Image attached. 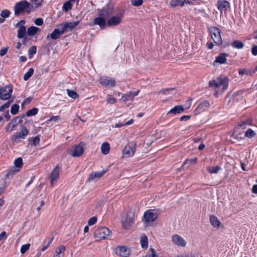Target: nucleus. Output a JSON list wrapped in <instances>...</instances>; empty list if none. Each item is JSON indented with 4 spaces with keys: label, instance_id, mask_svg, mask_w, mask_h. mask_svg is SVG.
Returning a JSON list of instances; mask_svg holds the SVG:
<instances>
[{
    "label": "nucleus",
    "instance_id": "obj_59",
    "mask_svg": "<svg viewBox=\"0 0 257 257\" xmlns=\"http://www.w3.org/2000/svg\"><path fill=\"white\" fill-rule=\"evenodd\" d=\"M251 54L253 56L257 55V45L253 46L251 48Z\"/></svg>",
    "mask_w": 257,
    "mask_h": 257
},
{
    "label": "nucleus",
    "instance_id": "obj_49",
    "mask_svg": "<svg viewBox=\"0 0 257 257\" xmlns=\"http://www.w3.org/2000/svg\"><path fill=\"white\" fill-rule=\"evenodd\" d=\"M151 253H147L144 257H158L155 250L152 248H150Z\"/></svg>",
    "mask_w": 257,
    "mask_h": 257
},
{
    "label": "nucleus",
    "instance_id": "obj_5",
    "mask_svg": "<svg viewBox=\"0 0 257 257\" xmlns=\"http://www.w3.org/2000/svg\"><path fill=\"white\" fill-rule=\"evenodd\" d=\"M98 16L106 20L113 14V8L109 6H106L101 9H98Z\"/></svg>",
    "mask_w": 257,
    "mask_h": 257
},
{
    "label": "nucleus",
    "instance_id": "obj_61",
    "mask_svg": "<svg viewBox=\"0 0 257 257\" xmlns=\"http://www.w3.org/2000/svg\"><path fill=\"white\" fill-rule=\"evenodd\" d=\"M40 141V140L39 138L38 137H36L34 138L33 141V144L34 146H37V145H38L39 144Z\"/></svg>",
    "mask_w": 257,
    "mask_h": 257
},
{
    "label": "nucleus",
    "instance_id": "obj_40",
    "mask_svg": "<svg viewBox=\"0 0 257 257\" xmlns=\"http://www.w3.org/2000/svg\"><path fill=\"white\" fill-rule=\"evenodd\" d=\"M255 136V133L251 128L246 130L245 133V136L248 138H252Z\"/></svg>",
    "mask_w": 257,
    "mask_h": 257
},
{
    "label": "nucleus",
    "instance_id": "obj_50",
    "mask_svg": "<svg viewBox=\"0 0 257 257\" xmlns=\"http://www.w3.org/2000/svg\"><path fill=\"white\" fill-rule=\"evenodd\" d=\"M10 15V12L8 10H3L1 13V16L4 19L9 17Z\"/></svg>",
    "mask_w": 257,
    "mask_h": 257
},
{
    "label": "nucleus",
    "instance_id": "obj_31",
    "mask_svg": "<svg viewBox=\"0 0 257 257\" xmlns=\"http://www.w3.org/2000/svg\"><path fill=\"white\" fill-rule=\"evenodd\" d=\"M39 30V28L36 27L31 26L28 29L27 34L29 36H34L37 33Z\"/></svg>",
    "mask_w": 257,
    "mask_h": 257
},
{
    "label": "nucleus",
    "instance_id": "obj_16",
    "mask_svg": "<svg viewBox=\"0 0 257 257\" xmlns=\"http://www.w3.org/2000/svg\"><path fill=\"white\" fill-rule=\"evenodd\" d=\"M158 217L156 213L151 210L146 211L144 214L143 220L146 222L154 221Z\"/></svg>",
    "mask_w": 257,
    "mask_h": 257
},
{
    "label": "nucleus",
    "instance_id": "obj_34",
    "mask_svg": "<svg viewBox=\"0 0 257 257\" xmlns=\"http://www.w3.org/2000/svg\"><path fill=\"white\" fill-rule=\"evenodd\" d=\"M19 168H17V167H11L8 171L7 174V177H9L14 174H15L17 172H19Z\"/></svg>",
    "mask_w": 257,
    "mask_h": 257
},
{
    "label": "nucleus",
    "instance_id": "obj_53",
    "mask_svg": "<svg viewBox=\"0 0 257 257\" xmlns=\"http://www.w3.org/2000/svg\"><path fill=\"white\" fill-rule=\"evenodd\" d=\"M12 102V101H8L6 103L1 106L0 111H3L5 110V109L8 108L10 106Z\"/></svg>",
    "mask_w": 257,
    "mask_h": 257
},
{
    "label": "nucleus",
    "instance_id": "obj_27",
    "mask_svg": "<svg viewBox=\"0 0 257 257\" xmlns=\"http://www.w3.org/2000/svg\"><path fill=\"white\" fill-rule=\"evenodd\" d=\"M110 150L109 144L107 142L103 143L101 146V151L102 154L107 155L109 153Z\"/></svg>",
    "mask_w": 257,
    "mask_h": 257
},
{
    "label": "nucleus",
    "instance_id": "obj_56",
    "mask_svg": "<svg viewBox=\"0 0 257 257\" xmlns=\"http://www.w3.org/2000/svg\"><path fill=\"white\" fill-rule=\"evenodd\" d=\"M60 119V117L59 116H53L51 117L49 119H48L46 122L48 123L49 122L51 121H54L57 122L58 120Z\"/></svg>",
    "mask_w": 257,
    "mask_h": 257
},
{
    "label": "nucleus",
    "instance_id": "obj_15",
    "mask_svg": "<svg viewBox=\"0 0 257 257\" xmlns=\"http://www.w3.org/2000/svg\"><path fill=\"white\" fill-rule=\"evenodd\" d=\"M99 81L102 86L114 87L115 85V80L112 78L101 77Z\"/></svg>",
    "mask_w": 257,
    "mask_h": 257
},
{
    "label": "nucleus",
    "instance_id": "obj_17",
    "mask_svg": "<svg viewBox=\"0 0 257 257\" xmlns=\"http://www.w3.org/2000/svg\"><path fill=\"white\" fill-rule=\"evenodd\" d=\"M224 79L221 77H217L215 80H212L209 82V86L211 87L219 88L221 85L223 86V89L225 88L224 84Z\"/></svg>",
    "mask_w": 257,
    "mask_h": 257
},
{
    "label": "nucleus",
    "instance_id": "obj_45",
    "mask_svg": "<svg viewBox=\"0 0 257 257\" xmlns=\"http://www.w3.org/2000/svg\"><path fill=\"white\" fill-rule=\"evenodd\" d=\"M37 48L35 46H32L29 50V58H31L36 53Z\"/></svg>",
    "mask_w": 257,
    "mask_h": 257
},
{
    "label": "nucleus",
    "instance_id": "obj_35",
    "mask_svg": "<svg viewBox=\"0 0 257 257\" xmlns=\"http://www.w3.org/2000/svg\"><path fill=\"white\" fill-rule=\"evenodd\" d=\"M23 160L21 158H18L16 159L14 161V165L15 166L14 167H17V168H19V170L23 166Z\"/></svg>",
    "mask_w": 257,
    "mask_h": 257
},
{
    "label": "nucleus",
    "instance_id": "obj_18",
    "mask_svg": "<svg viewBox=\"0 0 257 257\" xmlns=\"http://www.w3.org/2000/svg\"><path fill=\"white\" fill-rule=\"evenodd\" d=\"M93 25H98L101 29H103L106 25V20L98 16L94 19Z\"/></svg>",
    "mask_w": 257,
    "mask_h": 257
},
{
    "label": "nucleus",
    "instance_id": "obj_63",
    "mask_svg": "<svg viewBox=\"0 0 257 257\" xmlns=\"http://www.w3.org/2000/svg\"><path fill=\"white\" fill-rule=\"evenodd\" d=\"M190 118V116L189 115H184L181 116L180 118V120L181 121H187Z\"/></svg>",
    "mask_w": 257,
    "mask_h": 257
},
{
    "label": "nucleus",
    "instance_id": "obj_28",
    "mask_svg": "<svg viewBox=\"0 0 257 257\" xmlns=\"http://www.w3.org/2000/svg\"><path fill=\"white\" fill-rule=\"evenodd\" d=\"M26 34V27L24 26H21L18 31L17 37L20 39L23 38H24Z\"/></svg>",
    "mask_w": 257,
    "mask_h": 257
},
{
    "label": "nucleus",
    "instance_id": "obj_21",
    "mask_svg": "<svg viewBox=\"0 0 257 257\" xmlns=\"http://www.w3.org/2000/svg\"><path fill=\"white\" fill-rule=\"evenodd\" d=\"M106 172V171L103 170L101 172H93L90 174L88 179V181L94 180L96 179L100 178Z\"/></svg>",
    "mask_w": 257,
    "mask_h": 257
},
{
    "label": "nucleus",
    "instance_id": "obj_62",
    "mask_svg": "<svg viewBox=\"0 0 257 257\" xmlns=\"http://www.w3.org/2000/svg\"><path fill=\"white\" fill-rule=\"evenodd\" d=\"M26 22L25 20H21L20 21V22H19L18 23H17L15 25V26L16 27H20L21 26H23V25H24L25 24Z\"/></svg>",
    "mask_w": 257,
    "mask_h": 257
},
{
    "label": "nucleus",
    "instance_id": "obj_64",
    "mask_svg": "<svg viewBox=\"0 0 257 257\" xmlns=\"http://www.w3.org/2000/svg\"><path fill=\"white\" fill-rule=\"evenodd\" d=\"M252 192L254 194H257V185H254L252 186Z\"/></svg>",
    "mask_w": 257,
    "mask_h": 257
},
{
    "label": "nucleus",
    "instance_id": "obj_48",
    "mask_svg": "<svg viewBox=\"0 0 257 257\" xmlns=\"http://www.w3.org/2000/svg\"><path fill=\"white\" fill-rule=\"evenodd\" d=\"M30 244L29 243L23 245L21 248V253H25L30 248Z\"/></svg>",
    "mask_w": 257,
    "mask_h": 257
},
{
    "label": "nucleus",
    "instance_id": "obj_51",
    "mask_svg": "<svg viewBox=\"0 0 257 257\" xmlns=\"http://www.w3.org/2000/svg\"><path fill=\"white\" fill-rule=\"evenodd\" d=\"M143 3V0H132L131 4L136 7L140 6L142 5Z\"/></svg>",
    "mask_w": 257,
    "mask_h": 257
},
{
    "label": "nucleus",
    "instance_id": "obj_25",
    "mask_svg": "<svg viewBox=\"0 0 257 257\" xmlns=\"http://www.w3.org/2000/svg\"><path fill=\"white\" fill-rule=\"evenodd\" d=\"M65 250V247L64 245H60L56 248L53 257H63V255L61 254L64 253Z\"/></svg>",
    "mask_w": 257,
    "mask_h": 257
},
{
    "label": "nucleus",
    "instance_id": "obj_44",
    "mask_svg": "<svg viewBox=\"0 0 257 257\" xmlns=\"http://www.w3.org/2000/svg\"><path fill=\"white\" fill-rule=\"evenodd\" d=\"M67 92L68 96L73 99H76L78 97V95L77 94V93L72 90H70L68 89H67Z\"/></svg>",
    "mask_w": 257,
    "mask_h": 257
},
{
    "label": "nucleus",
    "instance_id": "obj_26",
    "mask_svg": "<svg viewBox=\"0 0 257 257\" xmlns=\"http://www.w3.org/2000/svg\"><path fill=\"white\" fill-rule=\"evenodd\" d=\"M140 243L142 247L147 248L148 246V239L147 236L145 234L141 235Z\"/></svg>",
    "mask_w": 257,
    "mask_h": 257
},
{
    "label": "nucleus",
    "instance_id": "obj_38",
    "mask_svg": "<svg viewBox=\"0 0 257 257\" xmlns=\"http://www.w3.org/2000/svg\"><path fill=\"white\" fill-rule=\"evenodd\" d=\"M33 73L34 69L32 68H30L28 71L24 75V80H28L33 75Z\"/></svg>",
    "mask_w": 257,
    "mask_h": 257
},
{
    "label": "nucleus",
    "instance_id": "obj_30",
    "mask_svg": "<svg viewBox=\"0 0 257 257\" xmlns=\"http://www.w3.org/2000/svg\"><path fill=\"white\" fill-rule=\"evenodd\" d=\"M16 126V120H12L11 122H9L6 127V130L7 132H11L15 130V128Z\"/></svg>",
    "mask_w": 257,
    "mask_h": 257
},
{
    "label": "nucleus",
    "instance_id": "obj_20",
    "mask_svg": "<svg viewBox=\"0 0 257 257\" xmlns=\"http://www.w3.org/2000/svg\"><path fill=\"white\" fill-rule=\"evenodd\" d=\"M184 110V107L183 105H176L171 109L168 112L167 114L169 115L171 114H176L178 113H181Z\"/></svg>",
    "mask_w": 257,
    "mask_h": 257
},
{
    "label": "nucleus",
    "instance_id": "obj_36",
    "mask_svg": "<svg viewBox=\"0 0 257 257\" xmlns=\"http://www.w3.org/2000/svg\"><path fill=\"white\" fill-rule=\"evenodd\" d=\"M210 106V103L206 100L202 101L199 104L198 107L202 110H206Z\"/></svg>",
    "mask_w": 257,
    "mask_h": 257
},
{
    "label": "nucleus",
    "instance_id": "obj_23",
    "mask_svg": "<svg viewBox=\"0 0 257 257\" xmlns=\"http://www.w3.org/2000/svg\"><path fill=\"white\" fill-rule=\"evenodd\" d=\"M139 92V90L136 92L130 91L128 93L123 94L121 97V99H122L124 102H126L130 99H132L135 96L138 95Z\"/></svg>",
    "mask_w": 257,
    "mask_h": 257
},
{
    "label": "nucleus",
    "instance_id": "obj_7",
    "mask_svg": "<svg viewBox=\"0 0 257 257\" xmlns=\"http://www.w3.org/2000/svg\"><path fill=\"white\" fill-rule=\"evenodd\" d=\"M210 35L215 43L220 44L222 43L220 30L218 28L215 27L212 28L210 30Z\"/></svg>",
    "mask_w": 257,
    "mask_h": 257
},
{
    "label": "nucleus",
    "instance_id": "obj_12",
    "mask_svg": "<svg viewBox=\"0 0 257 257\" xmlns=\"http://www.w3.org/2000/svg\"><path fill=\"white\" fill-rule=\"evenodd\" d=\"M115 252L117 255L121 257H126L130 255L131 250L125 246H119L115 248Z\"/></svg>",
    "mask_w": 257,
    "mask_h": 257
},
{
    "label": "nucleus",
    "instance_id": "obj_2",
    "mask_svg": "<svg viewBox=\"0 0 257 257\" xmlns=\"http://www.w3.org/2000/svg\"><path fill=\"white\" fill-rule=\"evenodd\" d=\"M134 213L132 210H127L122 214L121 222L125 229H129L133 224Z\"/></svg>",
    "mask_w": 257,
    "mask_h": 257
},
{
    "label": "nucleus",
    "instance_id": "obj_4",
    "mask_svg": "<svg viewBox=\"0 0 257 257\" xmlns=\"http://www.w3.org/2000/svg\"><path fill=\"white\" fill-rule=\"evenodd\" d=\"M29 133V131L26 127H23L20 132L15 133L12 136V141L13 143H18L20 139H24Z\"/></svg>",
    "mask_w": 257,
    "mask_h": 257
},
{
    "label": "nucleus",
    "instance_id": "obj_10",
    "mask_svg": "<svg viewBox=\"0 0 257 257\" xmlns=\"http://www.w3.org/2000/svg\"><path fill=\"white\" fill-rule=\"evenodd\" d=\"M136 144L135 143H129L123 150V155L126 156L127 157L133 156L136 151Z\"/></svg>",
    "mask_w": 257,
    "mask_h": 257
},
{
    "label": "nucleus",
    "instance_id": "obj_24",
    "mask_svg": "<svg viewBox=\"0 0 257 257\" xmlns=\"http://www.w3.org/2000/svg\"><path fill=\"white\" fill-rule=\"evenodd\" d=\"M218 63H225V53H221L218 56H217L213 62V65L214 66H216Z\"/></svg>",
    "mask_w": 257,
    "mask_h": 257
},
{
    "label": "nucleus",
    "instance_id": "obj_46",
    "mask_svg": "<svg viewBox=\"0 0 257 257\" xmlns=\"http://www.w3.org/2000/svg\"><path fill=\"white\" fill-rule=\"evenodd\" d=\"M174 90V88H166V89H162L160 91L156 92L155 93L157 94H159L160 93H163L164 94H167L169 93V92L170 91H172Z\"/></svg>",
    "mask_w": 257,
    "mask_h": 257
},
{
    "label": "nucleus",
    "instance_id": "obj_41",
    "mask_svg": "<svg viewBox=\"0 0 257 257\" xmlns=\"http://www.w3.org/2000/svg\"><path fill=\"white\" fill-rule=\"evenodd\" d=\"M19 105L17 104H13L11 109V112L12 114H16L19 111Z\"/></svg>",
    "mask_w": 257,
    "mask_h": 257
},
{
    "label": "nucleus",
    "instance_id": "obj_9",
    "mask_svg": "<svg viewBox=\"0 0 257 257\" xmlns=\"http://www.w3.org/2000/svg\"><path fill=\"white\" fill-rule=\"evenodd\" d=\"M12 88L10 86H7L0 89V98L7 100L12 95Z\"/></svg>",
    "mask_w": 257,
    "mask_h": 257
},
{
    "label": "nucleus",
    "instance_id": "obj_52",
    "mask_svg": "<svg viewBox=\"0 0 257 257\" xmlns=\"http://www.w3.org/2000/svg\"><path fill=\"white\" fill-rule=\"evenodd\" d=\"M107 102L108 103L114 104L116 102V99L113 96L109 94L107 96Z\"/></svg>",
    "mask_w": 257,
    "mask_h": 257
},
{
    "label": "nucleus",
    "instance_id": "obj_58",
    "mask_svg": "<svg viewBox=\"0 0 257 257\" xmlns=\"http://www.w3.org/2000/svg\"><path fill=\"white\" fill-rule=\"evenodd\" d=\"M197 161V158L196 157H195L193 159H190V160H186L185 162L184 163V165L188 163L189 162L192 163H196Z\"/></svg>",
    "mask_w": 257,
    "mask_h": 257
},
{
    "label": "nucleus",
    "instance_id": "obj_33",
    "mask_svg": "<svg viewBox=\"0 0 257 257\" xmlns=\"http://www.w3.org/2000/svg\"><path fill=\"white\" fill-rule=\"evenodd\" d=\"M134 120L133 118H131V119H130L128 121L125 122V123L119 121L115 124V126L116 127H120L123 126L124 125H128L132 124L134 122Z\"/></svg>",
    "mask_w": 257,
    "mask_h": 257
},
{
    "label": "nucleus",
    "instance_id": "obj_19",
    "mask_svg": "<svg viewBox=\"0 0 257 257\" xmlns=\"http://www.w3.org/2000/svg\"><path fill=\"white\" fill-rule=\"evenodd\" d=\"M209 220L211 225L214 227L220 228V227H223L222 224L219 221L218 219L213 215L210 216Z\"/></svg>",
    "mask_w": 257,
    "mask_h": 257
},
{
    "label": "nucleus",
    "instance_id": "obj_42",
    "mask_svg": "<svg viewBox=\"0 0 257 257\" xmlns=\"http://www.w3.org/2000/svg\"><path fill=\"white\" fill-rule=\"evenodd\" d=\"M72 8V5L70 1H67L65 2L63 6L62 9L65 12H67L68 10H70Z\"/></svg>",
    "mask_w": 257,
    "mask_h": 257
},
{
    "label": "nucleus",
    "instance_id": "obj_37",
    "mask_svg": "<svg viewBox=\"0 0 257 257\" xmlns=\"http://www.w3.org/2000/svg\"><path fill=\"white\" fill-rule=\"evenodd\" d=\"M220 169V168L217 166L208 167L207 169V171L211 174L217 173Z\"/></svg>",
    "mask_w": 257,
    "mask_h": 257
},
{
    "label": "nucleus",
    "instance_id": "obj_1",
    "mask_svg": "<svg viewBox=\"0 0 257 257\" xmlns=\"http://www.w3.org/2000/svg\"><path fill=\"white\" fill-rule=\"evenodd\" d=\"M33 6L27 1L23 0L16 3L14 6L15 16H18L25 12L29 14L32 11Z\"/></svg>",
    "mask_w": 257,
    "mask_h": 257
},
{
    "label": "nucleus",
    "instance_id": "obj_14",
    "mask_svg": "<svg viewBox=\"0 0 257 257\" xmlns=\"http://www.w3.org/2000/svg\"><path fill=\"white\" fill-rule=\"evenodd\" d=\"M64 33L63 31L59 25L57 26V28L55 29L51 34L47 35L46 39H49L51 38L53 40H56L60 38Z\"/></svg>",
    "mask_w": 257,
    "mask_h": 257
},
{
    "label": "nucleus",
    "instance_id": "obj_54",
    "mask_svg": "<svg viewBox=\"0 0 257 257\" xmlns=\"http://www.w3.org/2000/svg\"><path fill=\"white\" fill-rule=\"evenodd\" d=\"M43 2V0H33L32 1L33 4L35 6V7L36 8H37L39 7H40L42 5Z\"/></svg>",
    "mask_w": 257,
    "mask_h": 257
},
{
    "label": "nucleus",
    "instance_id": "obj_6",
    "mask_svg": "<svg viewBox=\"0 0 257 257\" xmlns=\"http://www.w3.org/2000/svg\"><path fill=\"white\" fill-rule=\"evenodd\" d=\"M171 241L174 244L178 246L184 247L187 245L186 240L178 234L172 235L171 236Z\"/></svg>",
    "mask_w": 257,
    "mask_h": 257
},
{
    "label": "nucleus",
    "instance_id": "obj_11",
    "mask_svg": "<svg viewBox=\"0 0 257 257\" xmlns=\"http://www.w3.org/2000/svg\"><path fill=\"white\" fill-rule=\"evenodd\" d=\"M59 178V167L56 166L49 176V180L52 186H54Z\"/></svg>",
    "mask_w": 257,
    "mask_h": 257
},
{
    "label": "nucleus",
    "instance_id": "obj_29",
    "mask_svg": "<svg viewBox=\"0 0 257 257\" xmlns=\"http://www.w3.org/2000/svg\"><path fill=\"white\" fill-rule=\"evenodd\" d=\"M185 2L183 0H172L170 2V5L172 7L177 6H184Z\"/></svg>",
    "mask_w": 257,
    "mask_h": 257
},
{
    "label": "nucleus",
    "instance_id": "obj_13",
    "mask_svg": "<svg viewBox=\"0 0 257 257\" xmlns=\"http://www.w3.org/2000/svg\"><path fill=\"white\" fill-rule=\"evenodd\" d=\"M122 16L121 15L112 16L108 19L106 22V25L109 27H114L119 25L121 20Z\"/></svg>",
    "mask_w": 257,
    "mask_h": 257
},
{
    "label": "nucleus",
    "instance_id": "obj_8",
    "mask_svg": "<svg viewBox=\"0 0 257 257\" xmlns=\"http://www.w3.org/2000/svg\"><path fill=\"white\" fill-rule=\"evenodd\" d=\"M79 23V21H74L70 22H65L60 24L64 33L71 31L74 29Z\"/></svg>",
    "mask_w": 257,
    "mask_h": 257
},
{
    "label": "nucleus",
    "instance_id": "obj_32",
    "mask_svg": "<svg viewBox=\"0 0 257 257\" xmlns=\"http://www.w3.org/2000/svg\"><path fill=\"white\" fill-rule=\"evenodd\" d=\"M231 45L233 48L238 49H242L244 47V44L242 42L238 40L234 41L232 43Z\"/></svg>",
    "mask_w": 257,
    "mask_h": 257
},
{
    "label": "nucleus",
    "instance_id": "obj_47",
    "mask_svg": "<svg viewBox=\"0 0 257 257\" xmlns=\"http://www.w3.org/2000/svg\"><path fill=\"white\" fill-rule=\"evenodd\" d=\"M217 8L221 12L225 9V1H219L217 3Z\"/></svg>",
    "mask_w": 257,
    "mask_h": 257
},
{
    "label": "nucleus",
    "instance_id": "obj_3",
    "mask_svg": "<svg viewBox=\"0 0 257 257\" xmlns=\"http://www.w3.org/2000/svg\"><path fill=\"white\" fill-rule=\"evenodd\" d=\"M111 231L106 227L97 228L94 232V237L97 240L107 239L110 235Z\"/></svg>",
    "mask_w": 257,
    "mask_h": 257
},
{
    "label": "nucleus",
    "instance_id": "obj_22",
    "mask_svg": "<svg viewBox=\"0 0 257 257\" xmlns=\"http://www.w3.org/2000/svg\"><path fill=\"white\" fill-rule=\"evenodd\" d=\"M83 151L82 146L80 145L75 146L74 147L71 155L73 157H79L83 154Z\"/></svg>",
    "mask_w": 257,
    "mask_h": 257
},
{
    "label": "nucleus",
    "instance_id": "obj_57",
    "mask_svg": "<svg viewBox=\"0 0 257 257\" xmlns=\"http://www.w3.org/2000/svg\"><path fill=\"white\" fill-rule=\"evenodd\" d=\"M34 23L37 26H41L43 23V21L41 18H37L35 20Z\"/></svg>",
    "mask_w": 257,
    "mask_h": 257
},
{
    "label": "nucleus",
    "instance_id": "obj_43",
    "mask_svg": "<svg viewBox=\"0 0 257 257\" xmlns=\"http://www.w3.org/2000/svg\"><path fill=\"white\" fill-rule=\"evenodd\" d=\"M38 111V109L37 108H33L29 110L27 113L26 115L28 116H33L36 115Z\"/></svg>",
    "mask_w": 257,
    "mask_h": 257
},
{
    "label": "nucleus",
    "instance_id": "obj_39",
    "mask_svg": "<svg viewBox=\"0 0 257 257\" xmlns=\"http://www.w3.org/2000/svg\"><path fill=\"white\" fill-rule=\"evenodd\" d=\"M238 73L240 75H242L243 74H246L247 75H252L254 73V72H252L251 70L246 69H243L239 70Z\"/></svg>",
    "mask_w": 257,
    "mask_h": 257
},
{
    "label": "nucleus",
    "instance_id": "obj_55",
    "mask_svg": "<svg viewBox=\"0 0 257 257\" xmlns=\"http://www.w3.org/2000/svg\"><path fill=\"white\" fill-rule=\"evenodd\" d=\"M97 221L96 217H92L90 218L88 221V224L89 225H92L94 224Z\"/></svg>",
    "mask_w": 257,
    "mask_h": 257
},
{
    "label": "nucleus",
    "instance_id": "obj_60",
    "mask_svg": "<svg viewBox=\"0 0 257 257\" xmlns=\"http://www.w3.org/2000/svg\"><path fill=\"white\" fill-rule=\"evenodd\" d=\"M8 49V47L3 48V49H2L0 50V55L1 56H4L7 52Z\"/></svg>",
    "mask_w": 257,
    "mask_h": 257
}]
</instances>
